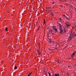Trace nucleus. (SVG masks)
I'll return each instance as SVG.
<instances>
[{"mask_svg": "<svg viewBox=\"0 0 76 76\" xmlns=\"http://www.w3.org/2000/svg\"><path fill=\"white\" fill-rule=\"evenodd\" d=\"M70 36H71L72 37H74L76 36V34L74 32H71V34H70Z\"/></svg>", "mask_w": 76, "mask_h": 76, "instance_id": "f257e3e1", "label": "nucleus"}, {"mask_svg": "<svg viewBox=\"0 0 76 76\" xmlns=\"http://www.w3.org/2000/svg\"><path fill=\"white\" fill-rule=\"evenodd\" d=\"M65 24H66V27H69V26L71 25V24L70 23H65Z\"/></svg>", "mask_w": 76, "mask_h": 76, "instance_id": "f03ea898", "label": "nucleus"}, {"mask_svg": "<svg viewBox=\"0 0 76 76\" xmlns=\"http://www.w3.org/2000/svg\"><path fill=\"white\" fill-rule=\"evenodd\" d=\"M60 32L59 33H60L61 34H62L63 33V30L62 29H60Z\"/></svg>", "mask_w": 76, "mask_h": 76, "instance_id": "7ed1b4c3", "label": "nucleus"}, {"mask_svg": "<svg viewBox=\"0 0 76 76\" xmlns=\"http://www.w3.org/2000/svg\"><path fill=\"white\" fill-rule=\"evenodd\" d=\"M76 54V52H74L73 53V54L72 55L71 57H73V56H74Z\"/></svg>", "mask_w": 76, "mask_h": 76, "instance_id": "20e7f679", "label": "nucleus"}, {"mask_svg": "<svg viewBox=\"0 0 76 76\" xmlns=\"http://www.w3.org/2000/svg\"><path fill=\"white\" fill-rule=\"evenodd\" d=\"M72 38L71 36L69 37L68 38V40H71Z\"/></svg>", "mask_w": 76, "mask_h": 76, "instance_id": "39448f33", "label": "nucleus"}, {"mask_svg": "<svg viewBox=\"0 0 76 76\" xmlns=\"http://www.w3.org/2000/svg\"><path fill=\"white\" fill-rule=\"evenodd\" d=\"M52 32H53V30H51V29H50V31H49V33H47V34H50V33H51Z\"/></svg>", "mask_w": 76, "mask_h": 76, "instance_id": "423d86ee", "label": "nucleus"}, {"mask_svg": "<svg viewBox=\"0 0 76 76\" xmlns=\"http://www.w3.org/2000/svg\"><path fill=\"white\" fill-rule=\"evenodd\" d=\"M59 26L60 29H62V26L60 24H59Z\"/></svg>", "mask_w": 76, "mask_h": 76, "instance_id": "0eeeda50", "label": "nucleus"}, {"mask_svg": "<svg viewBox=\"0 0 76 76\" xmlns=\"http://www.w3.org/2000/svg\"><path fill=\"white\" fill-rule=\"evenodd\" d=\"M60 75L58 73L57 74H55V76H59Z\"/></svg>", "mask_w": 76, "mask_h": 76, "instance_id": "6e6552de", "label": "nucleus"}, {"mask_svg": "<svg viewBox=\"0 0 76 76\" xmlns=\"http://www.w3.org/2000/svg\"><path fill=\"white\" fill-rule=\"evenodd\" d=\"M32 72H31V73H29V74L28 75V76H29L31 74H32Z\"/></svg>", "mask_w": 76, "mask_h": 76, "instance_id": "1a4fd4ad", "label": "nucleus"}, {"mask_svg": "<svg viewBox=\"0 0 76 76\" xmlns=\"http://www.w3.org/2000/svg\"><path fill=\"white\" fill-rule=\"evenodd\" d=\"M54 30H55L56 32H57V29L56 28H55V29H54Z\"/></svg>", "mask_w": 76, "mask_h": 76, "instance_id": "9d476101", "label": "nucleus"}, {"mask_svg": "<svg viewBox=\"0 0 76 76\" xmlns=\"http://www.w3.org/2000/svg\"><path fill=\"white\" fill-rule=\"evenodd\" d=\"M66 19H67V20H69V18L67 17H66Z\"/></svg>", "mask_w": 76, "mask_h": 76, "instance_id": "9b49d317", "label": "nucleus"}, {"mask_svg": "<svg viewBox=\"0 0 76 76\" xmlns=\"http://www.w3.org/2000/svg\"><path fill=\"white\" fill-rule=\"evenodd\" d=\"M8 29V28H7L5 29V30L6 31H8L7 30Z\"/></svg>", "mask_w": 76, "mask_h": 76, "instance_id": "f8f14e48", "label": "nucleus"}, {"mask_svg": "<svg viewBox=\"0 0 76 76\" xmlns=\"http://www.w3.org/2000/svg\"><path fill=\"white\" fill-rule=\"evenodd\" d=\"M17 68V66H15V67L14 68L15 69H16Z\"/></svg>", "mask_w": 76, "mask_h": 76, "instance_id": "ddd939ff", "label": "nucleus"}, {"mask_svg": "<svg viewBox=\"0 0 76 76\" xmlns=\"http://www.w3.org/2000/svg\"><path fill=\"white\" fill-rule=\"evenodd\" d=\"M48 74L49 75V76H51V74L50 73H49V72H48Z\"/></svg>", "mask_w": 76, "mask_h": 76, "instance_id": "4468645a", "label": "nucleus"}, {"mask_svg": "<svg viewBox=\"0 0 76 76\" xmlns=\"http://www.w3.org/2000/svg\"><path fill=\"white\" fill-rule=\"evenodd\" d=\"M44 24L45 23V20H44V21H43Z\"/></svg>", "mask_w": 76, "mask_h": 76, "instance_id": "2eb2a0df", "label": "nucleus"}, {"mask_svg": "<svg viewBox=\"0 0 76 76\" xmlns=\"http://www.w3.org/2000/svg\"><path fill=\"white\" fill-rule=\"evenodd\" d=\"M63 17H65V18H66V16L65 15H63Z\"/></svg>", "mask_w": 76, "mask_h": 76, "instance_id": "dca6fc26", "label": "nucleus"}, {"mask_svg": "<svg viewBox=\"0 0 76 76\" xmlns=\"http://www.w3.org/2000/svg\"><path fill=\"white\" fill-rule=\"evenodd\" d=\"M38 53L39 54L41 55V53L40 52H38Z\"/></svg>", "mask_w": 76, "mask_h": 76, "instance_id": "f3484780", "label": "nucleus"}, {"mask_svg": "<svg viewBox=\"0 0 76 76\" xmlns=\"http://www.w3.org/2000/svg\"><path fill=\"white\" fill-rule=\"evenodd\" d=\"M56 28H55V27H53V29L54 30Z\"/></svg>", "mask_w": 76, "mask_h": 76, "instance_id": "a211bd4d", "label": "nucleus"}, {"mask_svg": "<svg viewBox=\"0 0 76 76\" xmlns=\"http://www.w3.org/2000/svg\"><path fill=\"white\" fill-rule=\"evenodd\" d=\"M37 51L38 52H39V50H38V49H37Z\"/></svg>", "mask_w": 76, "mask_h": 76, "instance_id": "6ab92c4d", "label": "nucleus"}, {"mask_svg": "<svg viewBox=\"0 0 76 76\" xmlns=\"http://www.w3.org/2000/svg\"><path fill=\"white\" fill-rule=\"evenodd\" d=\"M55 3V2H53V5L54 4V3Z\"/></svg>", "mask_w": 76, "mask_h": 76, "instance_id": "aec40b11", "label": "nucleus"}, {"mask_svg": "<svg viewBox=\"0 0 76 76\" xmlns=\"http://www.w3.org/2000/svg\"><path fill=\"white\" fill-rule=\"evenodd\" d=\"M40 26H39V27H38V29H37V31H38L39 29V28H40Z\"/></svg>", "mask_w": 76, "mask_h": 76, "instance_id": "412c9836", "label": "nucleus"}, {"mask_svg": "<svg viewBox=\"0 0 76 76\" xmlns=\"http://www.w3.org/2000/svg\"><path fill=\"white\" fill-rule=\"evenodd\" d=\"M47 9H51V7H48V8H47Z\"/></svg>", "mask_w": 76, "mask_h": 76, "instance_id": "4be33fe9", "label": "nucleus"}, {"mask_svg": "<svg viewBox=\"0 0 76 76\" xmlns=\"http://www.w3.org/2000/svg\"><path fill=\"white\" fill-rule=\"evenodd\" d=\"M51 15L52 16H53V13H51Z\"/></svg>", "mask_w": 76, "mask_h": 76, "instance_id": "5701e85b", "label": "nucleus"}, {"mask_svg": "<svg viewBox=\"0 0 76 76\" xmlns=\"http://www.w3.org/2000/svg\"><path fill=\"white\" fill-rule=\"evenodd\" d=\"M49 42H50V43H51V40H50V41H49Z\"/></svg>", "mask_w": 76, "mask_h": 76, "instance_id": "b1692460", "label": "nucleus"}, {"mask_svg": "<svg viewBox=\"0 0 76 76\" xmlns=\"http://www.w3.org/2000/svg\"><path fill=\"white\" fill-rule=\"evenodd\" d=\"M39 50H40V46H39Z\"/></svg>", "mask_w": 76, "mask_h": 76, "instance_id": "393cba45", "label": "nucleus"}, {"mask_svg": "<svg viewBox=\"0 0 76 76\" xmlns=\"http://www.w3.org/2000/svg\"><path fill=\"white\" fill-rule=\"evenodd\" d=\"M62 1H65L66 0H61Z\"/></svg>", "mask_w": 76, "mask_h": 76, "instance_id": "a878e982", "label": "nucleus"}, {"mask_svg": "<svg viewBox=\"0 0 76 76\" xmlns=\"http://www.w3.org/2000/svg\"><path fill=\"white\" fill-rule=\"evenodd\" d=\"M66 32V31H64V33H65V32Z\"/></svg>", "mask_w": 76, "mask_h": 76, "instance_id": "bb28decb", "label": "nucleus"}, {"mask_svg": "<svg viewBox=\"0 0 76 76\" xmlns=\"http://www.w3.org/2000/svg\"><path fill=\"white\" fill-rule=\"evenodd\" d=\"M68 67H70V66H68Z\"/></svg>", "mask_w": 76, "mask_h": 76, "instance_id": "cd10ccee", "label": "nucleus"}, {"mask_svg": "<svg viewBox=\"0 0 76 76\" xmlns=\"http://www.w3.org/2000/svg\"><path fill=\"white\" fill-rule=\"evenodd\" d=\"M52 76H54L53 74H52Z\"/></svg>", "mask_w": 76, "mask_h": 76, "instance_id": "c85d7f7f", "label": "nucleus"}, {"mask_svg": "<svg viewBox=\"0 0 76 76\" xmlns=\"http://www.w3.org/2000/svg\"><path fill=\"white\" fill-rule=\"evenodd\" d=\"M60 20H61V18H60Z\"/></svg>", "mask_w": 76, "mask_h": 76, "instance_id": "c756f323", "label": "nucleus"}, {"mask_svg": "<svg viewBox=\"0 0 76 76\" xmlns=\"http://www.w3.org/2000/svg\"><path fill=\"white\" fill-rule=\"evenodd\" d=\"M49 50H51V49H49Z\"/></svg>", "mask_w": 76, "mask_h": 76, "instance_id": "7c9ffc66", "label": "nucleus"}, {"mask_svg": "<svg viewBox=\"0 0 76 76\" xmlns=\"http://www.w3.org/2000/svg\"><path fill=\"white\" fill-rule=\"evenodd\" d=\"M52 75H53V72H52Z\"/></svg>", "mask_w": 76, "mask_h": 76, "instance_id": "2f4dec72", "label": "nucleus"}, {"mask_svg": "<svg viewBox=\"0 0 76 76\" xmlns=\"http://www.w3.org/2000/svg\"><path fill=\"white\" fill-rule=\"evenodd\" d=\"M74 28V27H72V28Z\"/></svg>", "mask_w": 76, "mask_h": 76, "instance_id": "473e14b6", "label": "nucleus"}, {"mask_svg": "<svg viewBox=\"0 0 76 76\" xmlns=\"http://www.w3.org/2000/svg\"><path fill=\"white\" fill-rule=\"evenodd\" d=\"M52 34H53V33H52Z\"/></svg>", "mask_w": 76, "mask_h": 76, "instance_id": "72a5a7b5", "label": "nucleus"}, {"mask_svg": "<svg viewBox=\"0 0 76 76\" xmlns=\"http://www.w3.org/2000/svg\"><path fill=\"white\" fill-rule=\"evenodd\" d=\"M68 76H69V74H68Z\"/></svg>", "mask_w": 76, "mask_h": 76, "instance_id": "f704fd0d", "label": "nucleus"}, {"mask_svg": "<svg viewBox=\"0 0 76 76\" xmlns=\"http://www.w3.org/2000/svg\"><path fill=\"white\" fill-rule=\"evenodd\" d=\"M12 70L13 71V68H12Z\"/></svg>", "mask_w": 76, "mask_h": 76, "instance_id": "c9c22d12", "label": "nucleus"}, {"mask_svg": "<svg viewBox=\"0 0 76 76\" xmlns=\"http://www.w3.org/2000/svg\"><path fill=\"white\" fill-rule=\"evenodd\" d=\"M75 10H76V11H76V9H75Z\"/></svg>", "mask_w": 76, "mask_h": 76, "instance_id": "e433bc0d", "label": "nucleus"}, {"mask_svg": "<svg viewBox=\"0 0 76 76\" xmlns=\"http://www.w3.org/2000/svg\"><path fill=\"white\" fill-rule=\"evenodd\" d=\"M75 1H76V0H75Z\"/></svg>", "mask_w": 76, "mask_h": 76, "instance_id": "4c0bfd02", "label": "nucleus"}]
</instances>
